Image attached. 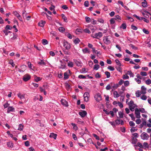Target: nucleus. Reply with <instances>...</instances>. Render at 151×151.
Masks as SVG:
<instances>
[{"instance_id": "obj_1", "label": "nucleus", "mask_w": 151, "mask_h": 151, "mask_svg": "<svg viewBox=\"0 0 151 151\" xmlns=\"http://www.w3.org/2000/svg\"><path fill=\"white\" fill-rule=\"evenodd\" d=\"M103 36V34L102 32H99L98 33H95L93 35H91V36L95 38L99 39L101 37Z\"/></svg>"}, {"instance_id": "obj_2", "label": "nucleus", "mask_w": 151, "mask_h": 151, "mask_svg": "<svg viewBox=\"0 0 151 151\" xmlns=\"http://www.w3.org/2000/svg\"><path fill=\"white\" fill-rule=\"evenodd\" d=\"M94 98L97 102H99L101 100V96L99 93H98L96 94L94 96Z\"/></svg>"}, {"instance_id": "obj_3", "label": "nucleus", "mask_w": 151, "mask_h": 151, "mask_svg": "<svg viewBox=\"0 0 151 151\" xmlns=\"http://www.w3.org/2000/svg\"><path fill=\"white\" fill-rule=\"evenodd\" d=\"M63 46L66 49L68 50L70 49L71 47L70 44L67 41H64L63 43Z\"/></svg>"}, {"instance_id": "obj_4", "label": "nucleus", "mask_w": 151, "mask_h": 151, "mask_svg": "<svg viewBox=\"0 0 151 151\" xmlns=\"http://www.w3.org/2000/svg\"><path fill=\"white\" fill-rule=\"evenodd\" d=\"M90 95L89 93L85 92L83 95L84 101H85L87 102L89 100Z\"/></svg>"}, {"instance_id": "obj_5", "label": "nucleus", "mask_w": 151, "mask_h": 151, "mask_svg": "<svg viewBox=\"0 0 151 151\" xmlns=\"http://www.w3.org/2000/svg\"><path fill=\"white\" fill-rule=\"evenodd\" d=\"M135 114L136 115V117L138 119H140L141 118L140 115V112L139 110L137 108H136L135 110Z\"/></svg>"}, {"instance_id": "obj_6", "label": "nucleus", "mask_w": 151, "mask_h": 151, "mask_svg": "<svg viewBox=\"0 0 151 151\" xmlns=\"http://www.w3.org/2000/svg\"><path fill=\"white\" fill-rule=\"evenodd\" d=\"M149 136L147 133L143 132L141 135V137L143 139H147L149 138Z\"/></svg>"}, {"instance_id": "obj_7", "label": "nucleus", "mask_w": 151, "mask_h": 151, "mask_svg": "<svg viewBox=\"0 0 151 151\" xmlns=\"http://www.w3.org/2000/svg\"><path fill=\"white\" fill-rule=\"evenodd\" d=\"M30 78V76L28 74H27L23 76V79L24 81H27L29 80Z\"/></svg>"}, {"instance_id": "obj_8", "label": "nucleus", "mask_w": 151, "mask_h": 151, "mask_svg": "<svg viewBox=\"0 0 151 151\" xmlns=\"http://www.w3.org/2000/svg\"><path fill=\"white\" fill-rule=\"evenodd\" d=\"M86 112L84 110H83L79 112V115L82 117H84L87 115Z\"/></svg>"}, {"instance_id": "obj_9", "label": "nucleus", "mask_w": 151, "mask_h": 151, "mask_svg": "<svg viewBox=\"0 0 151 151\" xmlns=\"http://www.w3.org/2000/svg\"><path fill=\"white\" fill-rule=\"evenodd\" d=\"M70 70H68V71L64 73V78L65 79H67L69 78V75L68 73H70Z\"/></svg>"}, {"instance_id": "obj_10", "label": "nucleus", "mask_w": 151, "mask_h": 151, "mask_svg": "<svg viewBox=\"0 0 151 151\" xmlns=\"http://www.w3.org/2000/svg\"><path fill=\"white\" fill-rule=\"evenodd\" d=\"M7 146L10 148H12L14 147V144L12 141H10L7 142Z\"/></svg>"}, {"instance_id": "obj_11", "label": "nucleus", "mask_w": 151, "mask_h": 151, "mask_svg": "<svg viewBox=\"0 0 151 151\" xmlns=\"http://www.w3.org/2000/svg\"><path fill=\"white\" fill-rule=\"evenodd\" d=\"M108 37L109 36H107L104 39V42L107 45H108L111 43V41Z\"/></svg>"}, {"instance_id": "obj_12", "label": "nucleus", "mask_w": 151, "mask_h": 151, "mask_svg": "<svg viewBox=\"0 0 151 151\" xmlns=\"http://www.w3.org/2000/svg\"><path fill=\"white\" fill-rule=\"evenodd\" d=\"M141 92L142 94L145 95L146 93V88L144 86H142L141 87Z\"/></svg>"}, {"instance_id": "obj_13", "label": "nucleus", "mask_w": 151, "mask_h": 151, "mask_svg": "<svg viewBox=\"0 0 151 151\" xmlns=\"http://www.w3.org/2000/svg\"><path fill=\"white\" fill-rule=\"evenodd\" d=\"M74 62L76 65L78 67H81L82 63L81 61H78L76 60H74Z\"/></svg>"}, {"instance_id": "obj_14", "label": "nucleus", "mask_w": 151, "mask_h": 151, "mask_svg": "<svg viewBox=\"0 0 151 151\" xmlns=\"http://www.w3.org/2000/svg\"><path fill=\"white\" fill-rule=\"evenodd\" d=\"M60 68L61 69H64L66 67V63H64L63 62V61L61 60L60 61Z\"/></svg>"}, {"instance_id": "obj_15", "label": "nucleus", "mask_w": 151, "mask_h": 151, "mask_svg": "<svg viewBox=\"0 0 151 151\" xmlns=\"http://www.w3.org/2000/svg\"><path fill=\"white\" fill-rule=\"evenodd\" d=\"M115 20H116L119 22H121V17L119 15H115L114 18Z\"/></svg>"}, {"instance_id": "obj_16", "label": "nucleus", "mask_w": 151, "mask_h": 151, "mask_svg": "<svg viewBox=\"0 0 151 151\" xmlns=\"http://www.w3.org/2000/svg\"><path fill=\"white\" fill-rule=\"evenodd\" d=\"M61 102L63 105L66 106H68V103L65 99H62L61 100Z\"/></svg>"}, {"instance_id": "obj_17", "label": "nucleus", "mask_w": 151, "mask_h": 151, "mask_svg": "<svg viewBox=\"0 0 151 151\" xmlns=\"http://www.w3.org/2000/svg\"><path fill=\"white\" fill-rule=\"evenodd\" d=\"M114 96V98H117L119 96V94L116 91H115L113 93Z\"/></svg>"}, {"instance_id": "obj_18", "label": "nucleus", "mask_w": 151, "mask_h": 151, "mask_svg": "<svg viewBox=\"0 0 151 151\" xmlns=\"http://www.w3.org/2000/svg\"><path fill=\"white\" fill-rule=\"evenodd\" d=\"M57 134L53 133H51L49 137H50L53 138L54 139H56L57 137Z\"/></svg>"}, {"instance_id": "obj_19", "label": "nucleus", "mask_w": 151, "mask_h": 151, "mask_svg": "<svg viewBox=\"0 0 151 151\" xmlns=\"http://www.w3.org/2000/svg\"><path fill=\"white\" fill-rule=\"evenodd\" d=\"M129 106L130 110L132 111H133L135 107H136V105L135 104H134L133 105H129Z\"/></svg>"}, {"instance_id": "obj_20", "label": "nucleus", "mask_w": 151, "mask_h": 151, "mask_svg": "<svg viewBox=\"0 0 151 151\" xmlns=\"http://www.w3.org/2000/svg\"><path fill=\"white\" fill-rule=\"evenodd\" d=\"M80 42V40L78 38H76L73 41L74 43L76 45L78 44Z\"/></svg>"}, {"instance_id": "obj_21", "label": "nucleus", "mask_w": 151, "mask_h": 151, "mask_svg": "<svg viewBox=\"0 0 151 151\" xmlns=\"http://www.w3.org/2000/svg\"><path fill=\"white\" fill-rule=\"evenodd\" d=\"M82 51L84 53H90V51L89 49L87 48L82 49Z\"/></svg>"}, {"instance_id": "obj_22", "label": "nucleus", "mask_w": 151, "mask_h": 151, "mask_svg": "<svg viewBox=\"0 0 151 151\" xmlns=\"http://www.w3.org/2000/svg\"><path fill=\"white\" fill-rule=\"evenodd\" d=\"M71 124L73 127V129L75 130V131H76L78 129V127L74 123H71Z\"/></svg>"}, {"instance_id": "obj_23", "label": "nucleus", "mask_w": 151, "mask_h": 151, "mask_svg": "<svg viewBox=\"0 0 151 151\" xmlns=\"http://www.w3.org/2000/svg\"><path fill=\"white\" fill-rule=\"evenodd\" d=\"M45 21H41L38 23L39 25L41 27H43L45 24Z\"/></svg>"}, {"instance_id": "obj_24", "label": "nucleus", "mask_w": 151, "mask_h": 151, "mask_svg": "<svg viewBox=\"0 0 151 151\" xmlns=\"http://www.w3.org/2000/svg\"><path fill=\"white\" fill-rule=\"evenodd\" d=\"M142 94V92H140L139 91H137L135 93L136 97H139L140 95Z\"/></svg>"}, {"instance_id": "obj_25", "label": "nucleus", "mask_w": 151, "mask_h": 151, "mask_svg": "<svg viewBox=\"0 0 151 151\" xmlns=\"http://www.w3.org/2000/svg\"><path fill=\"white\" fill-rule=\"evenodd\" d=\"M38 64L41 65H45L46 63H45L44 61L42 60H41L40 62H38Z\"/></svg>"}, {"instance_id": "obj_26", "label": "nucleus", "mask_w": 151, "mask_h": 151, "mask_svg": "<svg viewBox=\"0 0 151 151\" xmlns=\"http://www.w3.org/2000/svg\"><path fill=\"white\" fill-rule=\"evenodd\" d=\"M85 19L86 22L87 23H89L92 21L90 17H85Z\"/></svg>"}, {"instance_id": "obj_27", "label": "nucleus", "mask_w": 151, "mask_h": 151, "mask_svg": "<svg viewBox=\"0 0 151 151\" xmlns=\"http://www.w3.org/2000/svg\"><path fill=\"white\" fill-rule=\"evenodd\" d=\"M142 6L143 7L145 8L147 6V1H143L142 2Z\"/></svg>"}, {"instance_id": "obj_28", "label": "nucleus", "mask_w": 151, "mask_h": 151, "mask_svg": "<svg viewBox=\"0 0 151 151\" xmlns=\"http://www.w3.org/2000/svg\"><path fill=\"white\" fill-rule=\"evenodd\" d=\"M122 78L124 80L128 79H129V77L127 75V74L122 75Z\"/></svg>"}, {"instance_id": "obj_29", "label": "nucleus", "mask_w": 151, "mask_h": 151, "mask_svg": "<svg viewBox=\"0 0 151 151\" xmlns=\"http://www.w3.org/2000/svg\"><path fill=\"white\" fill-rule=\"evenodd\" d=\"M127 74L129 75L131 77H134V74L131 70L128 71Z\"/></svg>"}, {"instance_id": "obj_30", "label": "nucleus", "mask_w": 151, "mask_h": 151, "mask_svg": "<svg viewBox=\"0 0 151 151\" xmlns=\"http://www.w3.org/2000/svg\"><path fill=\"white\" fill-rule=\"evenodd\" d=\"M24 126L22 124H19V127L18 129L20 131H22L23 129Z\"/></svg>"}, {"instance_id": "obj_31", "label": "nucleus", "mask_w": 151, "mask_h": 151, "mask_svg": "<svg viewBox=\"0 0 151 151\" xmlns=\"http://www.w3.org/2000/svg\"><path fill=\"white\" fill-rule=\"evenodd\" d=\"M18 96L21 99H23L24 98V95H22L20 93H19L17 94Z\"/></svg>"}, {"instance_id": "obj_32", "label": "nucleus", "mask_w": 151, "mask_h": 151, "mask_svg": "<svg viewBox=\"0 0 151 151\" xmlns=\"http://www.w3.org/2000/svg\"><path fill=\"white\" fill-rule=\"evenodd\" d=\"M124 86L126 87L128 86L129 84V81H124Z\"/></svg>"}, {"instance_id": "obj_33", "label": "nucleus", "mask_w": 151, "mask_h": 151, "mask_svg": "<svg viewBox=\"0 0 151 151\" xmlns=\"http://www.w3.org/2000/svg\"><path fill=\"white\" fill-rule=\"evenodd\" d=\"M61 16L64 22H67L68 21L67 19V17L65 16V15L64 14H62L61 15Z\"/></svg>"}, {"instance_id": "obj_34", "label": "nucleus", "mask_w": 151, "mask_h": 151, "mask_svg": "<svg viewBox=\"0 0 151 151\" xmlns=\"http://www.w3.org/2000/svg\"><path fill=\"white\" fill-rule=\"evenodd\" d=\"M14 108L12 106H9L8 108V111H14Z\"/></svg>"}, {"instance_id": "obj_35", "label": "nucleus", "mask_w": 151, "mask_h": 151, "mask_svg": "<svg viewBox=\"0 0 151 151\" xmlns=\"http://www.w3.org/2000/svg\"><path fill=\"white\" fill-rule=\"evenodd\" d=\"M129 116L131 117V119L132 120L134 121L135 120V118L134 116V114L133 113L129 114Z\"/></svg>"}, {"instance_id": "obj_36", "label": "nucleus", "mask_w": 151, "mask_h": 151, "mask_svg": "<svg viewBox=\"0 0 151 151\" xmlns=\"http://www.w3.org/2000/svg\"><path fill=\"white\" fill-rule=\"evenodd\" d=\"M115 62L119 66H120L122 65V64L120 63V61L118 59H116L115 60Z\"/></svg>"}, {"instance_id": "obj_37", "label": "nucleus", "mask_w": 151, "mask_h": 151, "mask_svg": "<svg viewBox=\"0 0 151 151\" xmlns=\"http://www.w3.org/2000/svg\"><path fill=\"white\" fill-rule=\"evenodd\" d=\"M136 146H138L142 148H143V145H142V144L139 142H138L137 143V145H136Z\"/></svg>"}, {"instance_id": "obj_38", "label": "nucleus", "mask_w": 151, "mask_h": 151, "mask_svg": "<svg viewBox=\"0 0 151 151\" xmlns=\"http://www.w3.org/2000/svg\"><path fill=\"white\" fill-rule=\"evenodd\" d=\"M3 31L6 36L8 35L9 33H11V32L10 31H8L7 30H4Z\"/></svg>"}, {"instance_id": "obj_39", "label": "nucleus", "mask_w": 151, "mask_h": 151, "mask_svg": "<svg viewBox=\"0 0 151 151\" xmlns=\"http://www.w3.org/2000/svg\"><path fill=\"white\" fill-rule=\"evenodd\" d=\"M58 30L60 32H63L65 31V29L62 27H59Z\"/></svg>"}, {"instance_id": "obj_40", "label": "nucleus", "mask_w": 151, "mask_h": 151, "mask_svg": "<svg viewBox=\"0 0 151 151\" xmlns=\"http://www.w3.org/2000/svg\"><path fill=\"white\" fill-rule=\"evenodd\" d=\"M12 28V27L9 25H6L5 27V30H11Z\"/></svg>"}, {"instance_id": "obj_41", "label": "nucleus", "mask_w": 151, "mask_h": 151, "mask_svg": "<svg viewBox=\"0 0 151 151\" xmlns=\"http://www.w3.org/2000/svg\"><path fill=\"white\" fill-rule=\"evenodd\" d=\"M106 75L107 78H109L110 76V73L108 71H106L104 73Z\"/></svg>"}, {"instance_id": "obj_42", "label": "nucleus", "mask_w": 151, "mask_h": 151, "mask_svg": "<svg viewBox=\"0 0 151 151\" xmlns=\"http://www.w3.org/2000/svg\"><path fill=\"white\" fill-rule=\"evenodd\" d=\"M119 86L118 83L114 84L113 86H112V87L113 88L116 89Z\"/></svg>"}, {"instance_id": "obj_43", "label": "nucleus", "mask_w": 151, "mask_h": 151, "mask_svg": "<svg viewBox=\"0 0 151 151\" xmlns=\"http://www.w3.org/2000/svg\"><path fill=\"white\" fill-rule=\"evenodd\" d=\"M99 68V66L98 64H96L94 65L93 69L96 70H98Z\"/></svg>"}, {"instance_id": "obj_44", "label": "nucleus", "mask_w": 151, "mask_h": 151, "mask_svg": "<svg viewBox=\"0 0 151 151\" xmlns=\"http://www.w3.org/2000/svg\"><path fill=\"white\" fill-rule=\"evenodd\" d=\"M140 98L142 100H145L147 99V97L145 95H143L141 96L140 97Z\"/></svg>"}, {"instance_id": "obj_45", "label": "nucleus", "mask_w": 151, "mask_h": 151, "mask_svg": "<svg viewBox=\"0 0 151 151\" xmlns=\"http://www.w3.org/2000/svg\"><path fill=\"white\" fill-rule=\"evenodd\" d=\"M120 27L121 28H122L123 29H125L127 27L126 24L125 23L122 24L121 25Z\"/></svg>"}, {"instance_id": "obj_46", "label": "nucleus", "mask_w": 151, "mask_h": 151, "mask_svg": "<svg viewBox=\"0 0 151 151\" xmlns=\"http://www.w3.org/2000/svg\"><path fill=\"white\" fill-rule=\"evenodd\" d=\"M42 43L43 45H45L48 43V42L46 39H43L42 40Z\"/></svg>"}, {"instance_id": "obj_47", "label": "nucleus", "mask_w": 151, "mask_h": 151, "mask_svg": "<svg viewBox=\"0 0 151 151\" xmlns=\"http://www.w3.org/2000/svg\"><path fill=\"white\" fill-rule=\"evenodd\" d=\"M9 63L11 64L13 67H14L15 66V64L13 62V61L12 60H11L9 61Z\"/></svg>"}, {"instance_id": "obj_48", "label": "nucleus", "mask_w": 151, "mask_h": 151, "mask_svg": "<svg viewBox=\"0 0 151 151\" xmlns=\"http://www.w3.org/2000/svg\"><path fill=\"white\" fill-rule=\"evenodd\" d=\"M65 35L69 38L71 39L72 38V35L70 33L67 32L66 33Z\"/></svg>"}, {"instance_id": "obj_49", "label": "nucleus", "mask_w": 151, "mask_h": 151, "mask_svg": "<svg viewBox=\"0 0 151 151\" xmlns=\"http://www.w3.org/2000/svg\"><path fill=\"white\" fill-rule=\"evenodd\" d=\"M78 78L80 79H85L86 77L85 76L82 75H79L78 76Z\"/></svg>"}, {"instance_id": "obj_50", "label": "nucleus", "mask_w": 151, "mask_h": 151, "mask_svg": "<svg viewBox=\"0 0 151 151\" xmlns=\"http://www.w3.org/2000/svg\"><path fill=\"white\" fill-rule=\"evenodd\" d=\"M129 46L130 47H132L133 49H134V50H136L137 49V47H135L134 45L132 44H130L129 45Z\"/></svg>"}, {"instance_id": "obj_51", "label": "nucleus", "mask_w": 151, "mask_h": 151, "mask_svg": "<svg viewBox=\"0 0 151 151\" xmlns=\"http://www.w3.org/2000/svg\"><path fill=\"white\" fill-rule=\"evenodd\" d=\"M68 65L70 67H73V64L72 62H69L68 63Z\"/></svg>"}, {"instance_id": "obj_52", "label": "nucleus", "mask_w": 151, "mask_h": 151, "mask_svg": "<svg viewBox=\"0 0 151 151\" xmlns=\"http://www.w3.org/2000/svg\"><path fill=\"white\" fill-rule=\"evenodd\" d=\"M124 81L122 79H121L119 81V82L118 83V84L119 85V86H121L122 85V84L123 83H124Z\"/></svg>"}, {"instance_id": "obj_53", "label": "nucleus", "mask_w": 151, "mask_h": 151, "mask_svg": "<svg viewBox=\"0 0 151 151\" xmlns=\"http://www.w3.org/2000/svg\"><path fill=\"white\" fill-rule=\"evenodd\" d=\"M145 83L147 85H150L151 83V80L150 79H148L146 81Z\"/></svg>"}, {"instance_id": "obj_54", "label": "nucleus", "mask_w": 151, "mask_h": 151, "mask_svg": "<svg viewBox=\"0 0 151 151\" xmlns=\"http://www.w3.org/2000/svg\"><path fill=\"white\" fill-rule=\"evenodd\" d=\"M129 124L131 127H134L135 125V123L132 121H130L129 122Z\"/></svg>"}, {"instance_id": "obj_55", "label": "nucleus", "mask_w": 151, "mask_h": 151, "mask_svg": "<svg viewBox=\"0 0 151 151\" xmlns=\"http://www.w3.org/2000/svg\"><path fill=\"white\" fill-rule=\"evenodd\" d=\"M18 37V35H16L14 34V36L12 38H11V40H16L17 39V38Z\"/></svg>"}, {"instance_id": "obj_56", "label": "nucleus", "mask_w": 151, "mask_h": 151, "mask_svg": "<svg viewBox=\"0 0 151 151\" xmlns=\"http://www.w3.org/2000/svg\"><path fill=\"white\" fill-rule=\"evenodd\" d=\"M143 32L145 34H149V32L147 30L145 29L144 28L142 30Z\"/></svg>"}, {"instance_id": "obj_57", "label": "nucleus", "mask_w": 151, "mask_h": 151, "mask_svg": "<svg viewBox=\"0 0 151 151\" xmlns=\"http://www.w3.org/2000/svg\"><path fill=\"white\" fill-rule=\"evenodd\" d=\"M140 74L142 76H147V73L146 72H140Z\"/></svg>"}, {"instance_id": "obj_58", "label": "nucleus", "mask_w": 151, "mask_h": 151, "mask_svg": "<svg viewBox=\"0 0 151 151\" xmlns=\"http://www.w3.org/2000/svg\"><path fill=\"white\" fill-rule=\"evenodd\" d=\"M118 114L119 118H123V116L122 113L121 111H119L118 112Z\"/></svg>"}, {"instance_id": "obj_59", "label": "nucleus", "mask_w": 151, "mask_h": 151, "mask_svg": "<svg viewBox=\"0 0 151 151\" xmlns=\"http://www.w3.org/2000/svg\"><path fill=\"white\" fill-rule=\"evenodd\" d=\"M110 22L111 24H114L115 22V19L114 18L111 19L110 20Z\"/></svg>"}, {"instance_id": "obj_60", "label": "nucleus", "mask_w": 151, "mask_h": 151, "mask_svg": "<svg viewBox=\"0 0 151 151\" xmlns=\"http://www.w3.org/2000/svg\"><path fill=\"white\" fill-rule=\"evenodd\" d=\"M131 28L133 30H136L137 29V27L133 24H132L131 25Z\"/></svg>"}, {"instance_id": "obj_61", "label": "nucleus", "mask_w": 151, "mask_h": 151, "mask_svg": "<svg viewBox=\"0 0 151 151\" xmlns=\"http://www.w3.org/2000/svg\"><path fill=\"white\" fill-rule=\"evenodd\" d=\"M84 5L86 7H88L89 5L88 1H85L84 3Z\"/></svg>"}, {"instance_id": "obj_62", "label": "nucleus", "mask_w": 151, "mask_h": 151, "mask_svg": "<svg viewBox=\"0 0 151 151\" xmlns=\"http://www.w3.org/2000/svg\"><path fill=\"white\" fill-rule=\"evenodd\" d=\"M146 122L145 121H143L141 124V128L143 126L146 125Z\"/></svg>"}, {"instance_id": "obj_63", "label": "nucleus", "mask_w": 151, "mask_h": 151, "mask_svg": "<svg viewBox=\"0 0 151 151\" xmlns=\"http://www.w3.org/2000/svg\"><path fill=\"white\" fill-rule=\"evenodd\" d=\"M84 31L86 33H87L88 34H90L91 33L90 31L88 28L85 29L84 30Z\"/></svg>"}, {"instance_id": "obj_64", "label": "nucleus", "mask_w": 151, "mask_h": 151, "mask_svg": "<svg viewBox=\"0 0 151 151\" xmlns=\"http://www.w3.org/2000/svg\"><path fill=\"white\" fill-rule=\"evenodd\" d=\"M98 21L99 22L102 23H103L104 22V20L102 18H99L98 20Z\"/></svg>"}]
</instances>
